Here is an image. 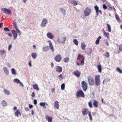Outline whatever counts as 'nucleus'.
Instances as JSON below:
<instances>
[{
	"label": "nucleus",
	"instance_id": "f257e3e1",
	"mask_svg": "<svg viewBox=\"0 0 122 122\" xmlns=\"http://www.w3.org/2000/svg\"><path fill=\"white\" fill-rule=\"evenodd\" d=\"M48 22L47 19L46 18H45L42 20L41 23L40 24L41 26L42 27H44L46 26V24Z\"/></svg>",
	"mask_w": 122,
	"mask_h": 122
},
{
	"label": "nucleus",
	"instance_id": "f03ea898",
	"mask_svg": "<svg viewBox=\"0 0 122 122\" xmlns=\"http://www.w3.org/2000/svg\"><path fill=\"white\" fill-rule=\"evenodd\" d=\"M91 10L90 8L86 7L84 12L85 16L86 17L89 16L91 13Z\"/></svg>",
	"mask_w": 122,
	"mask_h": 122
},
{
	"label": "nucleus",
	"instance_id": "7ed1b4c3",
	"mask_svg": "<svg viewBox=\"0 0 122 122\" xmlns=\"http://www.w3.org/2000/svg\"><path fill=\"white\" fill-rule=\"evenodd\" d=\"M95 81L96 85L97 86H98L101 83L99 75H97L95 77Z\"/></svg>",
	"mask_w": 122,
	"mask_h": 122
},
{
	"label": "nucleus",
	"instance_id": "20e7f679",
	"mask_svg": "<svg viewBox=\"0 0 122 122\" xmlns=\"http://www.w3.org/2000/svg\"><path fill=\"white\" fill-rule=\"evenodd\" d=\"M94 9L96 10V17H97L99 15V13H100L101 14H102V13L101 11L99 10L98 6L97 5L95 6L94 7Z\"/></svg>",
	"mask_w": 122,
	"mask_h": 122
},
{
	"label": "nucleus",
	"instance_id": "39448f33",
	"mask_svg": "<svg viewBox=\"0 0 122 122\" xmlns=\"http://www.w3.org/2000/svg\"><path fill=\"white\" fill-rule=\"evenodd\" d=\"M1 10L4 13L9 15L11 14V11L9 10H8L6 8H2Z\"/></svg>",
	"mask_w": 122,
	"mask_h": 122
},
{
	"label": "nucleus",
	"instance_id": "423d86ee",
	"mask_svg": "<svg viewBox=\"0 0 122 122\" xmlns=\"http://www.w3.org/2000/svg\"><path fill=\"white\" fill-rule=\"evenodd\" d=\"M76 97H83L84 94L83 92L81 90H79L76 92Z\"/></svg>",
	"mask_w": 122,
	"mask_h": 122
},
{
	"label": "nucleus",
	"instance_id": "0eeeda50",
	"mask_svg": "<svg viewBox=\"0 0 122 122\" xmlns=\"http://www.w3.org/2000/svg\"><path fill=\"white\" fill-rule=\"evenodd\" d=\"M81 86L83 91H85L87 89V86L86 83L84 81H82L81 83Z\"/></svg>",
	"mask_w": 122,
	"mask_h": 122
},
{
	"label": "nucleus",
	"instance_id": "6e6552de",
	"mask_svg": "<svg viewBox=\"0 0 122 122\" xmlns=\"http://www.w3.org/2000/svg\"><path fill=\"white\" fill-rule=\"evenodd\" d=\"M55 60L57 62H60L62 59V57L60 54L57 55L54 58Z\"/></svg>",
	"mask_w": 122,
	"mask_h": 122
},
{
	"label": "nucleus",
	"instance_id": "1a4fd4ad",
	"mask_svg": "<svg viewBox=\"0 0 122 122\" xmlns=\"http://www.w3.org/2000/svg\"><path fill=\"white\" fill-rule=\"evenodd\" d=\"M88 79L89 85L93 86L94 84V80L93 78L91 77H89Z\"/></svg>",
	"mask_w": 122,
	"mask_h": 122
},
{
	"label": "nucleus",
	"instance_id": "9d476101",
	"mask_svg": "<svg viewBox=\"0 0 122 122\" xmlns=\"http://www.w3.org/2000/svg\"><path fill=\"white\" fill-rule=\"evenodd\" d=\"M89 112L88 109L85 108L83 109L81 111L82 114L83 116L87 114Z\"/></svg>",
	"mask_w": 122,
	"mask_h": 122
},
{
	"label": "nucleus",
	"instance_id": "9b49d317",
	"mask_svg": "<svg viewBox=\"0 0 122 122\" xmlns=\"http://www.w3.org/2000/svg\"><path fill=\"white\" fill-rule=\"evenodd\" d=\"M60 12L63 16H65L66 15V12L65 10L62 8H60Z\"/></svg>",
	"mask_w": 122,
	"mask_h": 122
},
{
	"label": "nucleus",
	"instance_id": "f8f14e48",
	"mask_svg": "<svg viewBox=\"0 0 122 122\" xmlns=\"http://www.w3.org/2000/svg\"><path fill=\"white\" fill-rule=\"evenodd\" d=\"M46 36L48 38L51 39H53L54 38L53 35H52L51 32L47 33L46 34Z\"/></svg>",
	"mask_w": 122,
	"mask_h": 122
},
{
	"label": "nucleus",
	"instance_id": "ddd939ff",
	"mask_svg": "<svg viewBox=\"0 0 122 122\" xmlns=\"http://www.w3.org/2000/svg\"><path fill=\"white\" fill-rule=\"evenodd\" d=\"M11 32L13 35L14 39H16L17 36V32L15 31V30H11Z\"/></svg>",
	"mask_w": 122,
	"mask_h": 122
},
{
	"label": "nucleus",
	"instance_id": "4468645a",
	"mask_svg": "<svg viewBox=\"0 0 122 122\" xmlns=\"http://www.w3.org/2000/svg\"><path fill=\"white\" fill-rule=\"evenodd\" d=\"M54 107L57 109H58L59 108V103L58 101H56L54 103Z\"/></svg>",
	"mask_w": 122,
	"mask_h": 122
},
{
	"label": "nucleus",
	"instance_id": "2eb2a0df",
	"mask_svg": "<svg viewBox=\"0 0 122 122\" xmlns=\"http://www.w3.org/2000/svg\"><path fill=\"white\" fill-rule=\"evenodd\" d=\"M56 71L58 73H61L62 71V68L59 66H56Z\"/></svg>",
	"mask_w": 122,
	"mask_h": 122
},
{
	"label": "nucleus",
	"instance_id": "dca6fc26",
	"mask_svg": "<svg viewBox=\"0 0 122 122\" xmlns=\"http://www.w3.org/2000/svg\"><path fill=\"white\" fill-rule=\"evenodd\" d=\"M73 74L77 77H78L80 76L81 73L79 71H74Z\"/></svg>",
	"mask_w": 122,
	"mask_h": 122
},
{
	"label": "nucleus",
	"instance_id": "f3484780",
	"mask_svg": "<svg viewBox=\"0 0 122 122\" xmlns=\"http://www.w3.org/2000/svg\"><path fill=\"white\" fill-rule=\"evenodd\" d=\"M99 105L98 102L96 100H93V105L94 107L97 108L98 107Z\"/></svg>",
	"mask_w": 122,
	"mask_h": 122
},
{
	"label": "nucleus",
	"instance_id": "a211bd4d",
	"mask_svg": "<svg viewBox=\"0 0 122 122\" xmlns=\"http://www.w3.org/2000/svg\"><path fill=\"white\" fill-rule=\"evenodd\" d=\"M1 106L3 107H5L7 106V104L5 101L3 100L1 102Z\"/></svg>",
	"mask_w": 122,
	"mask_h": 122
},
{
	"label": "nucleus",
	"instance_id": "6ab92c4d",
	"mask_svg": "<svg viewBox=\"0 0 122 122\" xmlns=\"http://www.w3.org/2000/svg\"><path fill=\"white\" fill-rule=\"evenodd\" d=\"M3 69L5 74L7 75H8L9 74V71L7 67H4L3 68Z\"/></svg>",
	"mask_w": 122,
	"mask_h": 122
},
{
	"label": "nucleus",
	"instance_id": "aec40b11",
	"mask_svg": "<svg viewBox=\"0 0 122 122\" xmlns=\"http://www.w3.org/2000/svg\"><path fill=\"white\" fill-rule=\"evenodd\" d=\"M15 116L18 117L19 116H21V114L18 110H17L15 113Z\"/></svg>",
	"mask_w": 122,
	"mask_h": 122
},
{
	"label": "nucleus",
	"instance_id": "412c9836",
	"mask_svg": "<svg viewBox=\"0 0 122 122\" xmlns=\"http://www.w3.org/2000/svg\"><path fill=\"white\" fill-rule=\"evenodd\" d=\"M46 118L49 122H52V118L51 117H49L47 115L46 116Z\"/></svg>",
	"mask_w": 122,
	"mask_h": 122
},
{
	"label": "nucleus",
	"instance_id": "4be33fe9",
	"mask_svg": "<svg viewBox=\"0 0 122 122\" xmlns=\"http://www.w3.org/2000/svg\"><path fill=\"white\" fill-rule=\"evenodd\" d=\"M33 86L34 89L38 91L39 90V88L37 84H33Z\"/></svg>",
	"mask_w": 122,
	"mask_h": 122
},
{
	"label": "nucleus",
	"instance_id": "5701e85b",
	"mask_svg": "<svg viewBox=\"0 0 122 122\" xmlns=\"http://www.w3.org/2000/svg\"><path fill=\"white\" fill-rule=\"evenodd\" d=\"M49 50V48L48 46H45L43 47L42 51L44 52H46Z\"/></svg>",
	"mask_w": 122,
	"mask_h": 122
},
{
	"label": "nucleus",
	"instance_id": "b1692460",
	"mask_svg": "<svg viewBox=\"0 0 122 122\" xmlns=\"http://www.w3.org/2000/svg\"><path fill=\"white\" fill-rule=\"evenodd\" d=\"M37 55V54L36 52H33L31 54V56L33 59H35Z\"/></svg>",
	"mask_w": 122,
	"mask_h": 122
},
{
	"label": "nucleus",
	"instance_id": "393cba45",
	"mask_svg": "<svg viewBox=\"0 0 122 122\" xmlns=\"http://www.w3.org/2000/svg\"><path fill=\"white\" fill-rule=\"evenodd\" d=\"M81 47L83 50H84L85 49L86 45L84 42H83L81 43Z\"/></svg>",
	"mask_w": 122,
	"mask_h": 122
},
{
	"label": "nucleus",
	"instance_id": "a878e982",
	"mask_svg": "<svg viewBox=\"0 0 122 122\" xmlns=\"http://www.w3.org/2000/svg\"><path fill=\"white\" fill-rule=\"evenodd\" d=\"M103 34L104 36L107 38H108L109 37V33H106V32L103 30Z\"/></svg>",
	"mask_w": 122,
	"mask_h": 122
},
{
	"label": "nucleus",
	"instance_id": "bb28decb",
	"mask_svg": "<svg viewBox=\"0 0 122 122\" xmlns=\"http://www.w3.org/2000/svg\"><path fill=\"white\" fill-rule=\"evenodd\" d=\"M110 81V79L109 78H107L104 79L102 83L104 84L105 83H107L108 82Z\"/></svg>",
	"mask_w": 122,
	"mask_h": 122
},
{
	"label": "nucleus",
	"instance_id": "cd10ccee",
	"mask_svg": "<svg viewBox=\"0 0 122 122\" xmlns=\"http://www.w3.org/2000/svg\"><path fill=\"white\" fill-rule=\"evenodd\" d=\"M4 93L6 95H9L10 94V92L7 90L6 89H4Z\"/></svg>",
	"mask_w": 122,
	"mask_h": 122
},
{
	"label": "nucleus",
	"instance_id": "c85d7f7f",
	"mask_svg": "<svg viewBox=\"0 0 122 122\" xmlns=\"http://www.w3.org/2000/svg\"><path fill=\"white\" fill-rule=\"evenodd\" d=\"M40 105L41 107H43L44 108H46L45 102H41L40 103Z\"/></svg>",
	"mask_w": 122,
	"mask_h": 122
},
{
	"label": "nucleus",
	"instance_id": "c756f323",
	"mask_svg": "<svg viewBox=\"0 0 122 122\" xmlns=\"http://www.w3.org/2000/svg\"><path fill=\"white\" fill-rule=\"evenodd\" d=\"M102 37L101 36H99L98 38L96 41L95 43L96 44H98L99 43V40L101 39Z\"/></svg>",
	"mask_w": 122,
	"mask_h": 122
},
{
	"label": "nucleus",
	"instance_id": "7c9ffc66",
	"mask_svg": "<svg viewBox=\"0 0 122 122\" xmlns=\"http://www.w3.org/2000/svg\"><path fill=\"white\" fill-rule=\"evenodd\" d=\"M66 40V37H63L62 38V41L61 43L63 44H64L65 43V41Z\"/></svg>",
	"mask_w": 122,
	"mask_h": 122
},
{
	"label": "nucleus",
	"instance_id": "2f4dec72",
	"mask_svg": "<svg viewBox=\"0 0 122 122\" xmlns=\"http://www.w3.org/2000/svg\"><path fill=\"white\" fill-rule=\"evenodd\" d=\"M13 81L15 83L18 84L20 82V81L18 79L15 78L13 80Z\"/></svg>",
	"mask_w": 122,
	"mask_h": 122
},
{
	"label": "nucleus",
	"instance_id": "473e14b6",
	"mask_svg": "<svg viewBox=\"0 0 122 122\" xmlns=\"http://www.w3.org/2000/svg\"><path fill=\"white\" fill-rule=\"evenodd\" d=\"M6 53V51L4 50H0V54L1 55H3L4 54Z\"/></svg>",
	"mask_w": 122,
	"mask_h": 122
},
{
	"label": "nucleus",
	"instance_id": "72a5a7b5",
	"mask_svg": "<svg viewBox=\"0 0 122 122\" xmlns=\"http://www.w3.org/2000/svg\"><path fill=\"white\" fill-rule=\"evenodd\" d=\"M115 18L117 20L118 22H121L118 16L116 14H115Z\"/></svg>",
	"mask_w": 122,
	"mask_h": 122
},
{
	"label": "nucleus",
	"instance_id": "f704fd0d",
	"mask_svg": "<svg viewBox=\"0 0 122 122\" xmlns=\"http://www.w3.org/2000/svg\"><path fill=\"white\" fill-rule=\"evenodd\" d=\"M11 73L13 75H16V74L15 70L14 68H12L11 69Z\"/></svg>",
	"mask_w": 122,
	"mask_h": 122
},
{
	"label": "nucleus",
	"instance_id": "c9c22d12",
	"mask_svg": "<svg viewBox=\"0 0 122 122\" xmlns=\"http://www.w3.org/2000/svg\"><path fill=\"white\" fill-rule=\"evenodd\" d=\"M73 41L75 44L76 45H78L79 42L76 39H74L73 40Z\"/></svg>",
	"mask_w": 122,
	"mask_h": 122
},
{
	"label": "nucleus",
	"instance_id": "e433bc0d",
	"mask_svg": "<svg viewBox=\"0 0 122 122\" xmlns=\"http://www.w3.org/2000/svg\"><path fill=\"white\" fill-rule=\"evenodd\" d=\"M102 67L100 65H99L98 66V70L99 72L101 73L102 71Z\"/></svg>",
	"mask_w": 122,
	"mask_h": 122
},
{
	"label": "nucleus",
	"instance_id": "4c0bfd02",
	"mask_svg": "<svg viewBox=\"0 0 122 122\" xmlns=\"http://www.w3.org/2000/svg\"><path fill=\"white\" fill-rule=\"evenodd\" d=\"M49 48H50L51 51H53L54 50V49L52 44L51 45H49Z\"/></svg>",
	"mask_w": 122,
	"mask_h": 122
},
{
	"label": "nucleus",
	"instance_id": "58836bf2",
	"mask_svg": "<svg viewBox=\"0 0 122 122\" xmlns=\"http://www.w3.org/2000/svg\"><path fill=\"white\" fill-rule=\"evenodd\" d=\"M88 114V116L89 117L90 120L91 121H92V115L91 112H89Z\"/></svg>",
	"mask_w": 122,
	"mask_h": 122
},
{
	"label": "nucleus",
	"instance_id": "ea45409f",
	"mask_svg": "<svg viewBox=\"0 0 122 122\" xmlns=\"http://www.w3.org/2000/svg\"><path fill=\"white\" fill-rule=\"evenodd\" d=\"M108 28V31L109 32L111 31V28L110 25L108 24H107Z\"/></svg>",
	"mask_w": 122,
	"mask_h": 122
},
{
	"label": "nucleus",
	"instance_id": "a19ab883",
	"mask_svg": "<svg viewBox=\"0 0 122 122\" xmlns=\"http://www.w3.org/2000/svg\"><path fill=\"white\" fill-rule=\"evenodd\" d=\"M88 105L90 108H92V107L91 101H90L88 102Z\"/></svg>",
	"mask_w": 122,
	"mask_h": 122
},
{
	"label": "nucleus",
	"instance_id": "79ce46f5",
	"mask_svg": "<svg viewBox=\"0 0 122 122\" xmlns=\"http://www.w3.org/2000/svg\"><path fill=\"white\" fill-rule=\"evenodd\" d=\"M71 3L74 5H77V4L76 2L75 1H71Z\"/></svg>",
	"mask_w": 122,
	"mask_h": 122
},
{
	"label": "nucleus",
	"instance_id": "37998d69",
	"mask_svg": "<svg viewBox=\"0 0 122 122\" xmlns=\"http://www.w3.org/2000/svg\"><path fill=\"white\" fill-rule=\"evenodd\" d=\"M69 60L68 57H66L64 59V61L65 62H67L69 61Z\"/></svg>",
	"mask_w": 122,
	"mask_h": 122
},
{
	"label": "nucleus",
	"instance_id": "c03bdc74",
	"mask_svg": "<svg viewBox=\"0 0 122 122\" xmlns=\"http://www.w3.org/2000/svg\"><path fill=\"white\" fill-rule=\"evenodd\" d=\"M61 88L62 90H63L65 89V84L64 83H63L62 84L61 86Z\"/></svg>",
	"mask_w": 122,
	"mask_h": 122
},
{
	"label": "nucleus",
	"instance_id": "a18cd8bd",
	"mask_svg": "<svg viewBox=\"0 0 122 122\" xmlns=\"http://www.w3.org/2000/svg\"><path fill=\"white\" fill-rule=\"evenodd\" d=\"M117 70L121 74L122 73V71L119 68L117 67Z\"/></svg>",
	"mask_w": 122,
	"mask_h": 122
},
{
	"label": "nucleus",
	"instance_id": "49530a36",
	"mask_svg": "<svg viewBox=\"0 0 122 122\" xmlns=\"http://www.w3.org/2000/svg\"><path fill=\"white\" fill-rule=\"evenodd\" d=\"M84 57H83L82 60L80 63V64L81 65H83L84 64Z\"/></svg>",
	"mask_w": 122,
	"mask_h": 122
},
{
	"label": "nucleus",
	"instance_id": "de8ad7c7",
	"mask_svg": "<svg viewBox=\"0 0 122 122\" xmlns=\"http://www.w3.org/2000/svg\"><path fill=\"white\" fill-rule=\"evenodd\" d=\"M105 57H107L108 58L109 56V53L107 52H106V53L105 55Z\"/></svg>",
	"mask_w": 122,
	"mask_h": 122
},
{
	"label": "nucleus",
	"instance_id": "09e8293b",
	"mask_svg": "<svg viewBox=\"0 0 122 122\" xmlns=\"http://www.w3.org/2000/svg\"><path fill=\"white\" fill-rule=\"evenodd\" d=\"M103 9L104 10L106 9L107 7L106 5L104 4L103 5Z\"/></svg>",
	"mask_w": 122,
	"mask_h": 122
},
{
	"label": "nucleus",
	"instance_id": "8fccbe9b",
	"mask_svg": "<svg viewBox=\"0 0 122 122\" xmlns=\"http://www.w3.org/2000/svg\"><path fill=\"white\" fill-rule=\"evenodd\" d=\"M107 8H108V10H112V7L110 6H107Z\"/></svg>",
	"mask_w": 122,
	"mask_h": 122
},
{
	"label": "nucleus",
	"instance_id": "3c124183",
	"mask_svg": "<svg viewBox=\"0 0 122 122\" xmlns=\"http://www.w3.org/2000/svg\"><path fill=\"white\" fill-rule=\"evenodd\" d=\"M12 46L11 44H10L9 45L8 50L10 51L11 48L12 47Z\"/></svg>",
	"mask_w": 122,
	"mask_h": 122
},
{
	"label": "nucleus",
	"instance_id": "603ef678",
	"mask_svg": "<svg viewBox=\"0 0 122 122\" xmlns=\"http://www.w3.org/2000/svg\"><path fill=\"white\" fill-rule=\"evenodd\" d=\"M13 24L14 27L15 28L17 27L16 23V22H13Z\"/></svg>",
	"mask_w": 122,
	"mask_h": 122
},
{
	"label": "nucleus",
	"instance_id": "864d4df0",
	"mask_svg": "<svg viewBox=\"0 0 122 122\" xmlns=\"http://www.w3.org/2000/svg\"><path fill=\"white\" fill-rule=\"evenodd\" d=\"M119 49L120 52L122 51V44H121L119 47Z\"/></svg>",
	"mask_w": 122,
	"mask_h": 122
},
{
	"label": "nucleus",
	"instance_id": "5fc2aeb1",
	"mask_svg": "<svg viewBox=\"0 0 122 122\" xmlns=\"http://www.w3.org/2000/svg\"><path fill=\"white\" fill-rule=\"evenodd\" d=\"M4 30L5 31H10V30L7 27H5L4 28Z\"/></svg>",
	"mask_w": 122,
	"mask_h": 122
},
{
	"label": "nucleus",
	"instance_id": "6e6d98bb",
	"mask_svg": "<svg viewBox=\"0 0 122 122\" xmlns=\"http://www.w3.org/2000/svg\"><path fill=\"white\" fill-rule=\"evenodd\" d=\"M19 83L20 85V86H21L22 87H23L24 86V85H23V84L21 82H20H20Z\"/></svg>",
	"mask_w": 122,
	"mask_h": 122
},
{
	"label": "nucleus",
	"instance_id": "4d7b16f0",
	"mask_svg": "<svg viewBox=\"0 0 122 122\" xmlns=\"http://www.w3.org/2000/svg\"><path fill=\"white\" fill-rule=\"evenodd\" d=\"M34 103L35 105H36L37 104V101L36 99H34Z\"/></svg>",
	"mask_w": 122,
	"mask_h": 122
},
{
	"label": "nucleus",
	"instance_id": "13d9d810",
	"mask_svg": "<svg viewBox=\"0 0 122 122\" xmlns=\"http://www.w3.org/2000/svg\"><path fill=\"white\" fill-rule=\"evenodd\" d=\"M58 77L59 78H61V79H63V77L62 76V75L61 74H60L59 75Z\"/></svg>",
	"mask_w": 122,
	"mask_h": 122
},
{
	"label": "nucleus",
	"instance_id": "bf43d9fd",
	"mask_svg": "<svg viewBox=\"0 0 122 122\" xmlns=\"http://www.w3.org/2000/svg\"><path fill=\"white\" fill-rule=\"evenodd\" d=\"M57 42L58 43H61L62 41H61L59 38H58L57 40Z\"/></svg>",
	"mask_w": 122,
	"mask_h": 122
},
{
	"label": "nucleus",
	"instance_id": "052dcab7",
	"mask_svg": "<svg viewBox=\"0 0 122 122\" xmlns=\"http://www.w3.org/2000/svg\"><path fill=\"white\" fill-rule=\"evenodd\" d=\"M6 65L8 67H11V65L9 63H6Z\"/></svg>",
	"mask_w": 122,
	"mask_h": 122
},
{
	"label": "nucleus",
	"instance_id": "680f3d73",
	"mask_svg": "<svg viewBox=\"0 0 122 122\" xmlns=\"http://www.w3.org/2000/svg\"><path fill=\"white\" fill-rule=\"evenodd\" d=\"M29 107L31 109L33 107V106L32 105H30V104H29Z\"/></svg>",
	"mask_w": 122,
	"mask_h": 122
},
{
	"label": "nucleus",
	"instance_id": "e2e57ef3",
	"mask_svg": "<svg viewBox=\"0 0 122 122\" xmlns=\"http://www.w3.org/2000/svg\"><path fill=\"white\" fill-rule=\"evenodd\" d=\"M47 42L49 43V45L52 44V43L50 40L48 41Z\"/></svg>",
	"mask_w": 122,
	"mask_h": 122
},
{
	"label": "nucleus",
	"instance_id": "0e129e2a",
	"mask_svg": "<svg viewBox=\"0 0 122 122\" xmlns=\"http://www.w3.org/2000/svg\"><path fill=\"white\" fill-rule=\"evenodd\" d=\"M25 111L27 112L29 110V108L28 107H25Z\"/></svg>",
	"mask_w": 122,
	"mask_h": 122
},
{
	"label": "nucleus",
	"instance_id": "69168bd1",
	"mask_svg": "<svg viewBox=\"0 0 122 122\" xmlns=\"http://www.w3.org/2000/svg\"><path fill=\"white\" fill-rule=\"evenodd\" d=\"M31 96L33 97H35V94L34 92H32L31 94Z\"/></svg>",
	"mask_w": 122,
	"mask_h": 122
},
{
	"label": "nucleus",
	"instance_id": "338daca9",
	"mask_svg": "<svg viewBox=\"0 0 122 122\" xmlns=\"http://www.w3.org/2000/svg\"><path fill=\"white\" fill-rule=\"evenodd\" d=\"M28 64L30 67H31L32 66L31 63V61H30V62Z\"/></svg>",
	"mask_w": 122,
	"mask_h": 122
},
{
	"label": "nucleus",
	"instance_id": "774afa93",
	"mask_svg": "<svg viewBox=\"0 0 122 122\" xmlns=\"http://www.w3.org/2000/svg\"><path fill=\"white\" fill-rule=\"evenodd\" d=\"M8 35L9 36H12V35L11 33H9L8 34Z\"/></svg>",
	"mask_w": 122,
	"mask_h": 122
}]
</instances>
